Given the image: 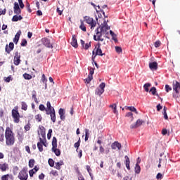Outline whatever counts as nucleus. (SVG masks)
<instances>
[{
	"mask_svg": "<svg viewBox=\"0 0 180 180\" xmlns=\"http://www.w3.org/2000/svg\"><path fill=\"white\" fill-rule=\"evenodd\" d=\"M5 139L6 146H11L15 144V136L11 128L7 127L5 132Z\"/></svg>",
	"mask_w": 180,
	"mask_h": 180,
	"instance_id": "nucleus-1",
	"label": "nucleus"
},
{
	"mask_svg": "<svg viewBox=\"0 0 180 180\" xmlns=\"http://www.w3.org/2000/svg\"><path fill=\"white\" fill-rule=\"evenodd\" d=\"M52 151L57 157L61 155V151L57 148V139L56 137H53L52 139Z\"/></svg>",
	"mask_w": 180,
	"mask_h": 180,
	"instance_id": "nucleus-2",
	"label": "nucleus"
},
{
	"mask_svg": "<svg viewBox=\"0 0 180 180\" xmlns=\"http://www.w3.org/2000/svg\"><path fill=\"white\" fill-rule=\"evenodd\" d=\"M103 34H105L104 37H108V30H110V26L108 25L106 20H104L103 24L98 27Z\"/></svg>",
	"mask_w": 180,
	"mask_h": 180,
	"instance_id": "nucleus-3",
	"label": "nucleus"
},
{
	"mask_svg": "<svg viewBox=\"0 0 180 180\" xmlns=\"http://www.w3.org/2000/svg\"><path fill=\"white\" fill-rule=\"evenodd\" d=\"M84 20L88 25H91V29H94L96 26V22L94 20V18L91 17L86 16L84 17Z\"/></svg>",
	"mask_w": 180,
	"mask_h": 180,
	"instance_id": "nucleus-4",
	"label": "nucleus"
},
{
	"mask_svg": "<svg viewBox=\"0 0 180 180\" xmlns=\"http://www.w3.org/2000/svg\"><path fill=\"white\" fill-rule=\"evenodd\" d=\"M42 44L48 49H53V40L51 41L47 38H44L41 39Z\"/></svg>",
	"mask_w": 180,
	"mask_h": 180,
	"instance_id": "nucleus-5",
	"label": "nucleus"
},
{
	"mask_svg": "<svg viewBox=\"0 0 180 180\" xmlns=\"http://www.w3.org/2000/svg\"><path fill=\"white\" fill-rule=\"evenodd\" d=\"M29 175L27 174V172H26V169H23L21 172H20L18 174V178L20 180H27Z\"/></svg>",
	"mask_w": 180,
	"mask_h": 180,
	"instance_id": "nucleus-6",
	"label": "nucleus"
},
{
	"mask_svg": "<svg viewBox=\"0 0 180 180\" xmlns=\"http://www.w3.org/2000/svg\"><path fill=\"white\" fill-rule=\"evenodd\" d=\"M12 116L14 119L15 123H19V119L20 117V115H19V111L16 110H12Z\"/></svg>",
	"mask_w": 180,
	"mask_h": 180,
	"instance_id": "nucleus-7",
	"label": "nucleus"
},
{
	"mask_svg": "<svg viewBox=\"0 0 180 180\" xmlns=\"http://www.w3.org/2000/svg\"><path fill=\"white\" fill-rule=\"evenodd\" d=\"M112 150H122V144L118 141H115L111 144Z\"/></svg>",
	"mask_w": 180,
	"mask_h": 180,
	"instance_id": "nucleus-8",
	"label": "nucleus"
},
{
	"mask_svg": "<svg viewBox=\"0 0 180 180\" xmlns=\"http://www.w3.org/2000/svg\"><path fill=\"white\" fill-rule=\"evenodd\" d=\"M39 130L38 131L39 136H40L41 134L42 139H44V140H46V128L41 126L39 127Z\"/></svg>",
	"mask_w": 180,
	"mask_h": 180,
	"instance_id": "nucleus-9",
	"label": "nucleus"
},
{
	"mask_svg": "<svg viewBox=\"0 0 180 180\" xmlns=\"http://www.w3.org/2000/svg\"><path fill=\"white\" fill-rule=\"evenodd\" d=\"M14 64L15 65H19V64H20V53H18V52L15 53Z\"/></svg>",
	"mask_w": 180,
	"mask_h": 180,
	"instance_id": "nucleus-10",
	"label": "nucleus"
},
{
	"mask_svg": "<svg viewBox=\"0 0 180 180\" xmlns=\"http://www.w3.org/2000/svg\"><path fill=\"white\" fill-rule=\"evenodd\" d=\"M143 123H144V121L139 119L136 121V122L135 124H132L131 125V129H137V127H140V126H141V124H143Z\"/></svg>",
	"mask_w": 180,
	"mask_h": 180,
	"instance_id": "nucleus-11",
	"label": "nucleus"
},
{
	"mask_svg": "<svg viewBox=\"0 0 180 180\" xmlns=\"http://www.w3.org/2000/svg\"><path fill=\"white\" fill-rule=\"evenodd\" d=\"M173 89L175 91L176 94H178L180 90V83L177 81L173 82Z\"/></svg>",
	"mask_w": 180,
	"mask_h": 180,
	"instance_id": "nucleus-12",
	"label": "nucleus"
},
{
	"mask_svg": "<svg viewBox=\"0 0 180 180\" xmlns=\"http://www.w3.org/2000/svg\"><path fill=\"white\" fill-rule=\"evenodd\" d=\"M15 47V44H13V42H10L8 46V45L6 46L5 50L6 51V53H8V54H9V53H11V51H12V50H13Z\"/></svg>",
	"mask_w": 180,
	"mask_h": 180,
	"instance_id": "nucleus-13",
	"label": "nucleus"
},
{
	"mask_svg": "<svg viewBox=\"0 0 180 180\" xmlns=\"http://www.w3.org/2000/svg\"><path fill=\"white\" fill-rule=\"evenodd\" d=\"M20 7H19V4L18 2L14 3V13L16 15H19L20 13Z\"/></svg>",
	"mask_w": 180,
	"mask_h": 180,
	"instance_id": "nucleus-14",
	"label": "nucleus"
},
{
	"mask_svg": "<svg viewBox=\"0 0 180 180\" xmlns=\"http://www.w3.org/2000/svg\"><path fill=\"white\" fill-rule=\"evenodd\" d=\"M71 46H72V47H75V49H77V47H78V42H77V38H75V35H72Z\"/></svg>",
	"mask_w": 180,
	"mask_h": 180,
	"instance_id": "nucleus-15",
	"label": "nucleus"
},
{
	"mask_svg": "<svg viewBox=\"0 0 180 180\" xmlns=\"http://www.w3.org/2000/svg\"><path fill=\"white\" fill-rule=\"evenodd\" d=\"M20 34H22V31L19 30L15 36V38L13 39V42L15 44H18V41H19V38L20 37Z\"/></svg>",
	"mask_w": 180,
	"mask_h": 180,
	"instance_id": "nucleus-16",
	"label": "nucleus"
},
{
	"mask_svg": "<svg viewBox=\"0 0 180 180\" xmlns=\"http://www.w3.org/2000/svg\"><path fill=\"white\" fill-rule=\"evenodd\" d=\"M149 68H150V70H157V68H158V64L157 62H152L149 63Z\"/></svg>",
	"mask_w": 180,
	"mask_h": 180,
	"instance_id": "nucleus-17",
	"label": "nucleus"
},
{
	"mask_svg": "<svg viewBox=\"0 0 180 180\" xmlns=\"http://www.w3.org/2000/svg\"><path fill=\"white\" fill-rule=\"evenodd\" d=\"M59 115H60V118L61 120H64L65 119V116L64 115H65V112H64V109L60 108L58 111Z\"/></svg>",
	"mask_w": 180,
	"mask_h": 180,
	"instance_id": "nucleus-18",
	"label": "nucleus"
},
{
	"mask_svg": "<svg viewBox=\"0 0 180 180\" xmlns=\"http://www.w3.org/2000/svg\"><path fill=\"white\" fill-rule=\"evenodd\" d=\"M105 53H102V49H101V47H98L96 50V53L94 57H96V56H101L102 57V56H103Z\"/></svg>",
	"mask_w": 180,
	"mask_h": 180,
	"instance_id": "nucleus-19",
	"label": "nucleus"
},
{
	"mask_svg": "<svg viewBox=\"0 0 180 180\" xmlns=\"http://www.w3.org/2000/svg\"><path fill=\"white\" fill-rule=\"evenodd\" d=\"M22 19H23V17H22V15H15L13 17L12 20L13 22H18V20H22Z\"/></svg>",
	"mask_w": 180,
	"mask_h": 180,
	"instance_id": "nucleus-20",
	"label": "nucleus"
},
{
	"mask_svg": "<svg viewBox=\"0 0 180 180\" xmlns=\"http://www.w3.org/2000/svg\"><path fill=\"white\" fill-rule=\"evenodd\" d=\"M0 169L3 172L6 171V169H8V164H0Z\"/></svg>",
	"mask_w": 180,
	"mask_h": 180,
	"instance_id": "nucleus-21",
	"label": "nucleus"
},
{
	"mask_svg": "<svg viewBox=\"0 0 180 180\" xmlns=\"http://www.w3.org/2000/svg\"><path fill=\"white\" fill-rule=\"evenodd\" d=\"M37 171H39V168H37V167L35 166L34 169L30 170V176H33V175L36 174Z\"/></svg>",
	"mask_w": 180,
	"mask_h": 180,
	"instance_id": "nucleus-22",
	"label": "nucleus"
},
{
	"mask_svg": "<svg viewBox=\"0 0 180 180\" xmlns=\"http://www.w3.org/2000/svg\"><path fill=\"white\" fill-rule=\"evenodd\" d=\"M46 115H50V113H53L56 112L53 107H50L49 108H46Z\"/></svg>",
	"mask_w": 180,
	"mask_h": 180,
	"instance_id": "nucleus-23",
	"label": "nucleus"
},
{
	"mask_svg": "<svg viewBox=\"0 0 180 180\" xmlns=\"http://www.w3.org/2000/svg\"><path fill=\"white\" fill-rule=\"evenodd\" d=\"M49 115L51 116V120H52L53 123H56V111L50 112Z\"/></svg>",
	"mask_w": 180,
	"mask_h": 180,
	"instance_id": "nucleus-24",
	"label": "nucleus"
},
{
	"mask_svg": "<svg viewBox=\"0 0 180 180\" xmlns=\"http://www.w3.org/2000/svg\"><path fill=\"white\" fill-rule=\"evenodd\" d=\"M12 179V175L11 174H6L1 176V180H9Z\"/></svg>",
	"mask_w": 180,
	"mask_h": 180,
	"instance_id": "nucleus-25",
	"label": "nucleus"
},
{
	"mask_svg": "<svg viewBox=\"0 0 180 180\" xmlns=\"http://www.w3.org/2000/svg\"><path fill=\"white\" fill-rule=\"evenodd\" d=\"M141 171V168L140 167V165H139V163H136L135 166L136 174H140Z\"/></svg>",
	"mask_w": 180,
	"mask_h": 180,
	"instance_id": "nucleus-26",
	"label": "nucleus"
},
{
	"mask_svg": "<svg viewBox=\"0 0 180 180\" xmlns=\"http://www.w3.org/2000/svg\"><path fill=\"white\" fill-rule=\"evenodd\" d=\"M103 92H105V89H97L96 90V95H98L99 96H101V95H102Z\"/></svg>",
	"mask_w": 180,
	"mask_h": 180,
	"instance_id": "nucleus-27",
	"label": "nucleus"
},
{
	"mask_svg": "<svg viewBox=\"0 0 180 180\" xmlns=\"http://www.w3.org/2000/svg\"><path fill=\"white\" fill-rule=\"evenodd\" d=\"M96 33V36L98 37V39L102 37V35L103 34H102V32L100 31L99 32V28H97L96 30H95Z\"/></svg>",
	"mask_w": 180,
	"mask_h": 180,
	"instance_id": "nucleus-28",
	"label": "nucleus"
},
{
	"mask_svg": "<svg viewBox=\"0 0 180 180\" xmlns=\"http://www.w3.org/2000/svg\"><path fill=\"white\" fill-rule=\"evenodd\" d=\"M127 109H128V110H130L131 112H134V113H136V115L139 114V112H137V110L134 107H132V106L127 107Z\"/></svg>",
	"mask_w": 180,
	"mask_h": 180,
	"instance_id": "nucleus-29",
	"label": "nucleus"
},
{
	"mask_svg": "<svg viewBox=\"0 0 180 180\" xmlns=\"http://www.w3.org/2000/svg\"><path fill=\"white\" fill-rule=\"evenodd\" d=\"M63 165L64 162L63 161L58 162L56 163L55 168H56V169H60V167Z\"/></svg>",
	"mask_w": 180,
	"mask_h": 180,
	"instance_id": "nucleus-30",
	"label": "nucleus"
},
{
	"mask_svg": "<svg viewBox=\"0 0 180 180\" xmlns=\"http://www.w3.org/2000/svg\"><path fill=\"white\" fill-rule=\"evenodd\" d=\"M37 148L39 149V151H40V153L43 151V143H41V141L37 143Z\"/></svg>",
	"mask_w": 180,
	"mask_h": 180,
	"instance_id": "nucleus-31",
	"label": "nucleus"
},
{
	"mask_svg": "<svg viewBox=\"0 0 180 180\" xmlns=\"http://www.w3.org/2000/svg\"><path fill=\"white\" fill-rule=\"evenodd\" d=\"M150 86H151V84H150V83H146L143 85V88H144L146 92H148V91H149L148 88H150Z\"/></svg>",
	"mask_w": 180,
	"mask_h": 180,
	"instance_id": "nucleus-32",
	"label": "nucleus"
},
{
	"mask_svg": "<svg viewBox=\"0 0 180 180\" xmlns=\"http://www.w3.org/2000/svg\"><path fill=\"white\" fill-rule=\"evenodd\" d=\"M79 29L83 32H86V27L84 25V22L81 21V25L79 26Z\"/></svg>",
	"mask_w": 180,
	"mask_h": 180,
	"instance_id": "nucleus-33",
	"label": "nucleus"
},
{
	"mask_svg": "<svg viewBox=\"0 0 180 180\" xmlns=\"http://www.w3.org/2000/svg\"><path fill=\"white\" fill-rule=\"evenodd\" d=\"M149 92H151L152 95H157V96H158V94H157V89L155 87H152L150 89Z\"/></svg>",
	"mask_w": 180,
	"mask_h": 180,
	"instance_id": "nucleus-34",
	"label": "nucleus"
},
{
	"mask_svg": "<svg viewBox=\"0 0 180 180\" xmlns=\"http://www.w3.org/2000/svg\"><path fill=\"white\" fill-rule=\"evenodd\" d=\"M21 105V108L22 109V110H27V104H26V103L22 102Z\"/></svg>",
	"mask_w": 180,
	"mask_h": 180,
	"instance_id": "nucleus-35",
	"label": "nucleus"
},
{
	"mask_svg": "<svg viewBox=\"0 0 180 180\" xmlns=\"http://www.w3.org/2000/svg\"><path fill=\"white\" fill-rule=\"evenodd\" d=\"M34 166V160L31 159L29 161V167L30 168H33V167Z\"/></svg>",
	"mask_w": 180,
	"mask_h": 180,
	"instance_id": "nucleus-36",
	"label": "nucleus"
},
{
	"mask_svg": "<svg viewBox=\"0 0 180 180\" xmlns=\"http://www.w3.org/2000/svg\"><path fill=\"white\" fill-rule=\"evenodd\" d=\"M23 77H24L25 79H32V75H30L27 73H25L23 75Z\"/></svg>",
	"mask_w": 180,
	"mask_h": 180,
	"instance_id": "nucleus-37",
	"label": "nucleus"
},
{
	"mask_svg": "<svg viewBox=\"0 0 180 180\" xmlns=\"http://www.w3.org/2000/svg\"><path fill=\"white\" fill-rule=\"evenodd\" d=\"M41 115L39 114L35 115V120H37V122H41Z\"/></svg>",
	"mask_w": 180,
	"mask_h": 180,
	"instance_id": "nucleus-38",
	"label": "nucleus"
},
{
	"mask_svg": "<svg viewBox=\"0 0 180 180\" xmlns=\"http://www.w3.org/2000/svg\"><path fill=\"white\" fill-rule=\"evenodd\" d=\"M90 4H91V5L92 6H94V8H95V10L96 11V12H97V13H98V12H99V11H98V8H98V9H101V7H100L99 6L95 5V4H94L93 2H91Z\"/></svg>",
	"mask_w": 180,
	"mask_h": 180,
	"instance_id": "nucleus-39",
	"label": "nucleus"
},
{
	"mask_svg": "<svg viewBox=\"0 0 180 180\" xmlns=\"http://www.w3.org/2000/svg\"><path fill=\"white\" fill-rule=\"evenodd\" d=\"M92 78L93 77L91 75H89V77L84 81L86 84H89V82H91V81H92Z\"/></svg>",
	"mask_w": 180,
	"mask_h": 180,
	"instance_id": "nucleus-40",
	"label": "nucleus"
},
{
	"mask_svg": "<svg viewBox=\"0 0 180 180\" xmlns=\"http://www.w3.org/2000/svg\"><path fill=\"white\" fill-rule=\"evenodd\" d=\"M18 4L20 5V7L21 9H23L25 8V4H23V1L22 0H18Z\"/></svg>",
	"mask_w": 180,
	"mask_h": 180,
	"instance_id": "nucleus-41",
	"label": "nucleus"
},
{
	"mask_svg": "<svg viewBox=\"0 0 180 180\" xmlns=\"http://www.w3.org/2000/svg\"><path fill=\"white\" fill-rule=\"evenodd\" d=\"M48 162L50 167H54V160H53V159H49Z\"/></svg>",
	"mask_w": 180,
	"mask_h": 180,
	"instance_id": "nucleus-42",
	"label": "nucleus"
},
{
	"mask_svg": "<svg viewBox=\"0 0 180 180\" xmlns=\"http://www.w3.org/2000/svg\"><path fill=\"white\" fill-rule=\"evenodd\" d=\"M81 141V139H79L77 142L75 143V148H77L76 151H78V147H79V142Z\"/></svg>",
	"mask_w": 180,
	"mask_h": 180,
	"instance_id": "nucleus-43",
	"label": "nucleus"
},
{
	"mask_svg": "<svg viewBox=\"0 0 180 180\" xmlns=\"http://www.w3.org/2000/svg\"><path fill=\"white\" fill-rule=\"evenodd\" d=\"M39 110H41L43 112V111L46 110V107L44 106V105L41 104L39 106Z\"/></svg>",
	"mask_w": 180,
	"mask_h": 180,
	"instance_id": "nucleus-44",
	"label": "nucleus"
},
{
	"mask_svg": "<svg viewBox=\"0 0 180 180\" xmlns=\"http://www.w3.org/2000/svg\"><path fill=\"white\" fill-rule=\"evenodd\" d=\"M165 89H166V92H169V91H172V88L169 87V85L168 84L165 85Z\"/></svg>",
	"mask_w": 180,
	"mask_h": 180,
	"instance_id": "nucleus-45",
	"label": "nucleus"
},
{
	"mask_svg": "<svg viewBox=\"0 0 180 180\" xmlns=\"http://www.w3.org/2000/svg\"><path fill=\"white\" fill-rule=\"evenodd\" d=\"M25 130L26 131H29L30 130V123H28L27 124H26L25 126Z\"/></svg>",
	"mask_w": 180,
	"mask_h": 180,
	"instance_id": "nucleus-46",
	"label": "nucleus"
},
{
	"mask_svg": "<svg viewBox=\"0 0 180 180\" xmlns=\"http://www.w3.org/2000/svg\"><path fill=\"white\" fill-rule=\"evenodd\" d=\"M51 174L52 175H53V176H58V173L57 172V171L52 170V171L51 172Z\"/></svg>",
	"mask_w": 180,
	"mask_h": 180,
	"instance_id": "nucleus-47",
	"label": "nucleus"
},
{
	"mask_svg": "<svg viewBox=\"0 0 180 180\" xmlns=\"http://www.w3.org/2000/svg\"><path fill=\"white\" fill-rule=\"evenodd\" d=\"M84 47L85 50H88V49H89V47H91V42L85 44Z\"/></svg>",
	"mask_w": 180,
	"mask_h": 180,
	"instance_id": "nucleus-48",
	"label": "nucleus"
},
{
	"mask_svg": "<svg viewBox=\"0 0 180 180\" xmlns=\"http://www.w3.org/2000/svg\"><path fill=\"white\" fill-rule=\"evenodd\" d=\"M41 81L44 84H46V82H47V79H46V75H42V78H41Z\"/></svg>",
	"mask_w": 180,
	"mask_h": 180,
	"instance_id": "nucleus-49",
	"label": "nucleus"
},
{
	"mask_svg": "<svg viewBox=\"0 0 180 180\" xmlns=\"http://www.w3.org/2000/svg\"><path fill=\"white\" fill-rule=\"evenodd\" d=\"M115 51L117 53H122V48L120 46H115Z\"/></svg>",
	"mask_w": 180,
	"mask_h": 180,
	"instance_id": "nucleus-50",
	"label": "nucleus"
},
{
	"mask_svg": "<svg viewBox=\"0 0 180 180\" xmlns=\"http://www.w3.org/2000/svg\"><path fill=\"white\" fill-rule=\"evenodd\" d=\"M26 44H27V41H26V39H23L21 42V46L22 47H25V46H26Z\"/></svg>",
	"mask_w": 180,
	"mask_h": 180,
	"instance_id": "nucleus-51",
	"label": "nucleus"
},
{
	"mask_svg": "<svg viewBox=\"0 0 180 180\" xmlns=\"http://www.w3.org/2000/svg\"><path fill=\"white\" fill-rule=\"evenodd\" d=\"M32 99H34L35 102H37V98L36 97V91H33Z\"/></svg>",
	"mask_w": 180,
	"mask_h": 180,
	"instance_id": "nucleus-52",
	"label": "nucleus"
},
{
	"mask_svg": "<svg viewBox=\"0 0 180 180\" xmlns=\"http://www.w3.org/2000/svg\"><path fill=\"white\" fill-rule=\"evenodd\" d=\"M160 46H161V41H157L156 42H155V47H160Z\"/></svg>",
	"mask_w": 180,
	"mask_h": 180,
	"instance_id": "nucleus-53",
	"label": "nucleus"
},
{
	"mask_svg": "<svg viewBox=\"0 0 180 180\" xmlns=\"http://www.w3.org/2000/svg\"><path fill=\"white\" fill-rule=\"evenodd\" d=\"M168 134V131L167 130V129H163L162 130V134L163 135V136H165L166 134Z\"/></svg>",
	"mask_w": 180,
	"mask_h": 180,
	"instance_id": "nucleus-54",
	"label": "nucleus"
},
{
	"mask_svg": "<svg viewBox=\"0 0 180 180\" xmlns=\"http://www.w3.org/2000/svg\"><path fill=\"white\" fill-rule=\"evenodd\" d=\"M11 77L9 76L8 77H4V81H6V82H11Z\"/></svg>",
	"mask_w": 180,
	"mask_h": 180,
	"instance_id": "nucleus-55",
	"label": "nucleus"
},
{
	"mask_svg": "<svg viewBox=\"0 0 180 180\" xmlns=\"http://www.w3.org/2000/svg\"><path fill=\"white\" fill-rule=\"evenodd\" d=\"M156 178H157L158 179H162V174L158 173V174H157V176H156Z\"/></svg>",
	"mask_w": 180,
	"mask_h": 180,
	"instance_id": "nucleus-56",
	"label": "nucleus"
},
{
	"mask_svg": "<svg viewBox=\"0 0 180 180\" xmlns=\"http://www.w3.org/2000/svg\"><path fill=\"white\" fill-rule=\"evenodd\" d=\"M100 153L101 154H103V153H105V148H103V146H100Z\"/></svg>",
	"mask_w": 180,
	"mask_h": 180,
	"instance_id": "nucleus-57",
	"label": "nucleus"
},
{
	"mask_svg": "<svg viewBox=\"0 0 180 180\" xmlns=\"http://www.w3.org/2000/svg\"><path fill=\"white\" fill-rule=\"evenodd\" d=\"M5 13H6V10L0 9V16L1 15H5Z\"/></svg>",
	"mask_w": 180,
	"mask_h": 180,
	"instance_id": "nucleus-58",
	"label": "nucleus"
},
{
	"mask_svg": "<svg viewBox=\"0 0 180 180\" xmlns=\"http://www.w3.org/2000/svg\"><path fill=\"white\" fill-rule=\"evenodd\" d=\"M99 86H100V89H105V83H101Z\"/></svg>",
	"mask_w": 180,
	"mask_h": 180,
	"instance_id": "nucleus-59",
	"label": "nucleus"
},
{
	"mask_svg": "<svg viewBox=\"0 0 180 180\" xmlns=\"http://www.w3.org/2000/svg\"><path fill=\"white\" fill-rule=\"evenodd\" d=\"M126 116L127 117H132V120H133V113L132 112H128V113H127V115H126Z\"/></svg>",
	"mask_w": 180,
	"mask_h": 180,
	"instance_id": "nucleus-60",
	"label": "nucleus"
},
{
	"mask_svg": "<svg viewBox=\"0 0 180 180\" xmlns=\"http://www.w3.org/2000/svg\"><path fill=\"white\" fill-rule=\"evenodd\" d=\"M161 109H162V106H161V104H158L157 105V110L160 111V110H161Z\"/></svg>",
	"mask_w": 180,
	"mask_h": 180,
	"instance_id": "nucleus-61",
	"label": "nucleus"
},
{
	"mask_svg": "<svg viewBox=\"0 0 180 180\" xmlns=\"http://www.w3.org/2000/svg\"><path fill=\"white\" fill-rule=\"evenodd\" d=\"M164 118L167 120L168 119V115H167V112H163Z\"/></svg>",
	"mask_w": 180,
	"mask_h": 180,
	"instance_id": "nucleus-62",
	"label": "nucleus"
},
{
	"mask_svg": "<svg viewBox=\"0 0 180 180\" xmlns=\"http://www.w3.org/2000/svg\"><path fill=\"white\" fill-rule=\"evenodd\" d=\"M39 178L40 179H44V174H41L39 176Z\"/></svg>",
	"mask_w": 180,
	"mask_h": 180,
	"instance_id": "nucleus-63",
	"label": "nucleus"
},
{
	"mask_svg": "<svg viewBox=\"0 0 180 180\" xmlns=\"http://www.w3.org/2000/svg\"><path fill=\"white\" fill-rule=\"evenodd\" d=\"M124 180H131V177H129V176H127L124 178Z\"/></svg>",
	"mask_w": 180,
	"mask_h": 180,
	"instance_id": "nucleus-64",
	"label": "nucleus"
}]
</instances>
